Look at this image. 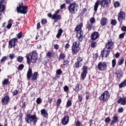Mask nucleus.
<instances>
[{
  "mask_svg": "<svg viewBox=\"0 0 126 126\" xmlns=\"http://www.w3.org/2000/svg\"><path fill=\"white\" fill-rule=\"evenodd\" d=\"M26 58L28 64H30L31 62L34 63L38 60V54L36 52V51H33L32 53L27 54Z\"/></svg>",
  "mask_w": 126,
  "mask_h": 126,
  "instance_id": "1",
  "label": "nucleus"
},
{
  "mask_svg": "<svg viewBox=\"0 0 126 126\" xmlns=\"http://www.w3.org/2000/svg\"><path fill=\"white\" fill-rule=\"evenodd\" d=\"M82 27H83V24L82 23L77 25L75 29V31L77 32L76 37H78V39L80 42H82L83 40V35L82 33Z\"/></svg>",
  "mask_w": 126,
  "mask_h": 126,
  "instance_id": "2",
  "label": "nucleus"
},
{
  "mask_svg": "<svg viewBox=\"0 0 126 126\" xmlns=\"http://www.w3.org/2000/svg\"><path fill=\"white\" fill-rule=\"evenodd\" d=\"M17 11L18 13L21 14H26L28 11V6L23 5V3H20L17 7Z\"/></svg>",
  "mask_w": 126,
  "mask_h": 126,
  "instance_id": "3",
  "label": "nucleus"
},
{
  "mask_svg": "<svg viewBox=\"0 0 126 126\" xmlns=\"http://www.w3.org/2000/svg\"><path fill=\"white\" fill-rule=\"evenodd\" d=\"M25 120L27 124H29L30 122H32L33 125L35 126L38 121V118L35 115H31L30 114H27L25 117Z\"/></svg>",
  "mask_w": 126,
  "mask_h": 126,
  "instance_id": "4",
  "label": "nucleus"
},
{
  "mask_svg": "<svg viewBox=\"0 0 126 126\" xmlns=\"http://www.w3.org/2000/svg\"><path fill=\"white\" fill-rule=\"evenodd\" d=\"M80 43L78 41H75L73 43L71 50H72V54L73 55H77L79 51H80L81 48L79 47Z\"/></svg>",
  "mask_w": 126,
  "mask_h": 126,
  "instance_id": "5",
  "label": "nucleus"
},
{
  "mask_svg": "<svg viewBox=\"0 0 126 126\" xmlns=\"http://www.w3.org/2000/svg\"><path fill=\"white\" fill-rule=\"evenodd\" d=\"M78 4L76 3H72L69 4L68 9L71 14H75L78 10Z\"/></svg>",
  "mask_w": 126,
  "mask_h": 126,
  "instance_id": "6",
  "label": "nucleus"
},
{
  "mask_svg": "<svg viewBox=\"0 0 126 126\" xmlns=\"http://www.w3.org/2000/svg\"><path fill=\"white\" fill-rule=\"evenodd\" d=\"M37 76H38V72H34V73H32V68H29L27 73V77L28 79H30L32 77V80L35 81L37 80Z\"/></svg>",
  "mask_w": 126,
  "mask_h": 126,
  "instance_id": "7",
  "label": "nucleus"
},
{
  "mask_svg": "<svg viewBox=\"0 0 126 126\" xmlns=\"http://www.w3.org/2000/svg\"><path fill=\"white\" fill-rule=\"evenodd\" d=\"M99 99L100 101H103V102L108 101L110 99V93L108 91H104L99 97Z\"/></svg>",
  "mask_w": 126,
  "mask_h": 126,
  "instance_id": "8",
  "label": "nucleus"
},
{
  "mask_svg": "<svg viewBox=\"0 0 126 126\" xmlns=\"http://www.w3.org/2000/svg\"><path fill=\"white\" fill-rule=\"evenodd\" d=\"M18 43V39L16 38H13L9 40L8 41V48L9 49H12V48H15Z\"/></svg>",
  "mask_w": 126,
  "mask_h": 126,
  "instance_id": "9",
  "label": "nucleus"
},
{
  "mask_svg": "<svg viewBox=\"0 0 126 126\" xmlns=\"http://www.w3.org/2000/svg\"><path fill=\"white\" fill-rule=\"evenodd\" d=\"M77 61L75 63L74 65L73 66L74 68H79L81 66H82L83 63L82 62H83V58L78 57L76 59Z\"/></svg>",
  "mask_w": 126,
  "mask_h": 126,
  "instance_id": "10",
  "label": "nucleus"
},
{
  "mask_svg": "<svg viewBox=\"0 0 126 126\" xmlns=\"http://www.w3.org/2000/svg\"><path fill=\"white\" fill-rule=\"evenodd\" d=\"M82 73L81 74V77L82 78V80H84L85 78H86V75H87V73H88V67L86 65L83 66L82 68Z\"/></svg>",
  "mask_w": 126,
  "mask_h": 126,
  "instance_id": "11",
  "label": "nucleus"
},
{
  "mask_svg": "<svg viewBox=\"0 0 126 126\" xmlns=\"http://www.w3.org/2000/svg\"><path fill=\"white\" fill-rule=\"evenodd\" d=\"M47 16L51 19H54V22H58L59 20L62 19V16L61 15H52V13H49L47 14Z\"/></svg>",
  "mask_w": 126,
  "mask_h": 126,
  "instance_id": "12",
  "label": "nucleus"
},
{
  "mask_svg": "<svg viewBox=\"0 0 126 126\" xmlns=\"http://www.w3.org/2000/svg\"><path fill=\"white\" fill-rule=\"evenodd\" d=\"M117 19L121 25L123 24V20H126V13L124 11L120 12Z\"/></svg>",
  "mask_w": 126,
  "mask_h": 126,
  "instance_id": "13",
  "label": "nucleus"
},
{
  "mask_svg": "<svg viewBox=\"0 0 126 126\" xmlns=\"http://www.w3.org/2000/svg\"><path fill=\"white\" fill-rule=\"evenodd\" d=\"M10 101V97L8 95H5L1 100V102L2 103V105L3 106H6L8 104H9V102Z\"/></svg>",
  "mask_w": 126,
  "mask_h": 126,
  "instance_id": "14",
  "label": "nucleus"
},
{
  "mask_svg": "<svg viewBox=\"0 0 126 126\" xmlns=\"http://www.w3.org/2000/svg\"><path fill=\"white\" fill-rule=\"evenodd\" d=\"M97 68L100 71H104L107 68V63L106 62H99L97 64Z\"/></svg>",
  "mask_w": 126,
  "mask_h": 126,
  "instance_id": "15",
  "label": "nucleus"
},
{
  "mask_svg": "<svg viewBox=\"0 0 126 126\" xmlns=\"http://www.w3.org/2000/svg\"><path fill=\"white\" fill-rule=\"evenodd\" d=\"M111 1L112 0H102L100 1H99V4L103 8H106L111 3Z\"/></svg>",
  "mask_w": 126,
  "mask_h": 126,
  "instance_id": "16",
  "label": "nucleus"
},
{
  "mask_svg": "<svg viewBox=\"0 0 126 126\" xmlns=\"http://www.w3.org/2000/svg\"><path fill=\"white\" fill-rule=\"evenodd\" d=\"M100 34L97 32H94L91 35V39L92 41H96L97 39H99Z\"/></svg>",
  "mask_w": 126,
  "mask_h": 126,
  "instance_id": "17",
  "label": "nucleus"
},
{
  "mask_svg": "<svg viewBox=\"0 0 126 126\" xmlns=\"http://www.w3.org/2000/svg\"><path fill=\"white\" fill-rule=\"evenodd\" d=\"M113 46H114V42H113V39H110L108 40L107 43L105 44V48L108 50H112L113 49Z\"/></svg>",
  "mask_w": 126,
  "mask_h": 126,
  "instance_id": "18",
  "label": "nucleus"
},
{
  "mask_svg": "<svg viewBox=\"0 0 126 126\" xmlns=\"http://www.w3.org/2000/svg\"><path fill=\"white\" fill-rule=\"evenodd\" d=\"M69 122V116L68 115H64L62 119L61 123L63 126H65L68 124Z\"/></svg>",
  "mask_w": 126,
  "mask_h": 126,
  "instance_id": "19",
  "label": "nucleus"
},
{
  "mask_svg": "<svg viewBox=\"0 0 126 126\" xmlns=\"http://www.w3.org/2000/svg\"><path fill=\"white\" fill-rule=\"evenodd\" d=\"M118 104H121V105L125 106L126 104V97H120L117 100Z\"/></svg>",
  "mask_w": 126,
  "mask_h": 126,
  "instance_id": "20",
  "label": "nucleus"
},
{
  "mask_svg": "<svg viewBox=\"0 0 126 126\" xmlns=\"http://www.w3.org/2000/svg\"><path fill=\"white\" fill-rule=\"evenodd\" d=\"M82 89V85H80V84L78 83L76 84L75 86V88L73 89V91H75L76 93H78L80 90Z\"/></svg>",
  "mask_w": 126,
  "mask_h": 126,
  "instance_id": "21",
  "label": "nucleus"
},
{
  "mask_svg": "<svg viewBox=\"0 0 126 126\" xmlns=\"http://www.w3.org/2000/svg\"><path fill=\"white\" fill-rule=\"evenodd\" d=\"M100 24L101 26H105L108 24V19L105 17H103L100 19Z\"/></svg>",
  "mask_w": 126,
  "mask_h": 126,
  "instance_id": "22",
  "label": "nucleus"
},
{
  "mask_svg": "<svg viewBox=\"0 0 126 126\" xmlns=\"http://www.w3.org/2000/svg\"><path fill=\"white\" fill-rule=\"evenodd\" d=\"M40 113L43 118H45V119H48V112L46 111V109H42L40 110Z\"/></svg>",
  "mask_w": 126,
  "mask_h": 126,
  "instance_id": "23",
  "label": "nucleus"
},
{
  "mask_svg": "<svg viewBox=\"0 0 126 126\" xmlns=\"http://www.w3.org/2000/svg\"><path fill=\"white\" fill-rule=\"evenodd\" d=\"M99 5H100V0H97L95 2L94 5V10L95 12H97V10H98Z\"/></svg>",
  "mask_w": 126,
  "mask_h": 126,
  "instance_id": "24",
  "label": "nucleus"
},
{
  "mask_svg": "<svg viewBox=\"0 0 126 126\" xmlns=\"http://www.w3.org/2000/svg\"><path fill=\"white\" fill-rule=\"evenodd\" d=\"M119 121V118L117 116H113V120L111 121V122L110 124V126H113L115 123H118Z\"/></svg>",
  "mask_w": 126,
  "mask_h": 126,
  "instance_id": "25",
  "label": "nucleus"
},
{
  "mask_svg": "<svg viewBox=\"0 0 126 126\" xmlns=\"http://www.w3.org/2000/svg\"><path fill=\"white\" fill-rule=\"evenodd\" d=\"M115 74L117 75V78L119 79L121 77H123V71L121 70H118L116 71Z\"/></svg>",
  "mask_w": 126,
  "mask_h": 126,
  "instance_id": "26",
  "label": "nucleus"
},
{
  "mask_svg": "<svg viewBox=\"0 0 126 126\" xmlns=\"http://www.w3.org/2000/svg\"><path fill=\"white\" fill-rule=\"evenodd\" d=\"M93 27V24H91L90 22H88L86 26V28L88 30V31H91L92 30V28Z\"/></svg>",
  "mask_w": 126,
  "mask_h": 126,
  "instance_id": "27",
  "label": "nucleus"
},
{
  "mask_svg": "<svg viewBox=\"0 0 126 126\" xmlns=\"http://www.w3.org/2000/svg\"><path fill=\"white\" fill-rule=\"evenodd\" d=\"M63 31L62 29H60L58 31L57 34L56 35V37H57L58 39H60V37L61 36H62V34H63Z\"/></svg>",
  "mask_w": 126,
  "mask_h": 126,
  "instance_id": "28",
  "label": "nucleus"
},
{
  "mask_svg": "<svg viewBox=\"0 0 126 126\" xmlns=\"http://www.w3.org/2000/svg\"><path fill=\"white\" fill-rule=\"evenodd\" d=\"M126 79H125L119 85V88H123V87H126Z\"/></svg>",
  "mask_w": 126,
  "mask_h": 126,
  "instance_id": "29",
  "label": "nucleus"
},
{
  "mask_svg": "<svg viewBox=\"0 0 126 126\" xmlns=\"http://www.w3.org/2000/svg\"><path fill=\"white\" fill-rule=\"evenodd\" d=\"M65 59V54L63 53H62L59 55V62L61 61V60H64Z\"/></svg>",
  "mask_w": 126,
  "mask_h": 126,
  "instance_id": "30",
  "label": "nucleus"
},
{
  "mask_svg": "<svg viewBox=\"0 0 126 126\" xmlns=\"http://www.w3.org/2000/svg\"><path fill=\"white\" fill-rule=\"evenodd\" d=\"M69 64V61L68 60H63V66H67Z\"/></svg>",
  "mask_w": 126,
  "mask_h": 126,
  "instance_id": "31",
  "label": "nucleus"
},
{
  "mask_svg": "<svg viewBox=\"0 0 126 126\" xmlns=\"http://www.w3.org/2000/svg\"><path fill=\"white\" fill-rule=\"evenodd\" d=\"M9 83H10L8 79H4L2 82V85H7V84H9Z\"/></svg>",
  "mask_w": 126,
  "mask_h": 126,
  "instance_id": "32",
  "label": "nucleus"
},
{
  "mask_svg": "<svg viewBox=\"0 0 126 126\" xmlns=\"http://www.w3.org/2000/svg\"><path fill=\"white\" fill-rule=\"evenodd\" d=\"M125 63V58L122 57L119 61H118V65H122Z\"/></svg>",
  "mask_w": 126,
  "mask_h": 126,
  "instance_id": "33",
  "label": "nucleus"
},
{
  "mask_svg": "<svg viewBox=\"0 0 126 126\" xmlns=\"http://www.w3.org/2000/svg\"><path fill=\"white\" fill-rule=\"evenodd\" d=\"M17 39H21L22 37H23V34L22 33V32H19L18 34L16 35Z\"/></svg>",
  "mask_w": 126,
  "mask_h": 126,
  "instance_id": "34",
  "label": "nucleus"
},
{
  "mask_svg": "<svg viewBox=\"0 0 126 126\" xmlns=\"http://www.w3.org/2000/svg\"><path fill=\"white\" fill-rule=\"evenodd\" d=\"M71 105H72L71 100H67V101L66 102V108H69V107H70V106H71Z\"/></svg>",
  "mask_w": 126,
  "mask_h": 126,
  "instance_id": "35",
  "label": "nucleus"
},
{
  "mask_svg": "<svg viewBox=\"0 0 126 126\" xmlns=\"http://www.w3.org/2000/svg\"><path fill=\"white\" fill-rule=\"evenodd\" d=\"M61 103H62V99L59 98L57 100V101L56 102V105H57V108H59L60 107V106L61 105Z\"/></svg>",
  "mask_w": 126,
  "mask_h": 126,
  "instance_id": "36",
  "label": "nucleus"
},
{
  "mask_svg": "<svg viewBox=\"0 0 126 126\" xmlns=\"http://www.w3.org/2000/svg\"><path fill=\"white\" fill-rule=\"evenodd\" d=\"M117 23H118V22H117V20H115V19L111 20V24L113 26H115V25H117Z\"/></svg>",
  "mask_w": 126,
  "mask_h": 126,
  "instance_id": "37",
  "label": "nucleus"
},
{
  "mask_svg": "<svg viewBox=\"0 0 126 126\" xmlns=\"http://www.w3.org/2000/svg\"><path fill=\"white\" fill-rule=\"evenodd\" d=\"M64 92H66V93H68V91H69V88L67 85H65L63 88Z\"/></svg>",
  "mask_w": 126,
  "mask_h": 126,
  "instance_id": "38",
  "label": "nucleus"
},
{
  "mask_svg": "<svg viewBox=\"0 0 126 126\" xmlns=\"http://www.w3.org/2000/svg\"><path fill=\"white\" fill-rule=\"evenodd\" d=\"M24 59V58L21 56H19L17 59V62H18V63H22V62H23Z\"/></svg>",
  "mask_w": 126,
  "mask_h": 126,
  "instance_id": "39",
  "label": "nucleus"
},
{
  "mask_svg": "<svg viewBox=\"0 0 126 126\" xmlns=\"http://www.w3.org/2000/svg\"><path fill=\"white\" fill-rule=\"evenodd\" d=\"M62 73H63V71L62 69H57L56 71V75H62Z\"/></svg>",
  "mask_w": 126,
  "mask_h": 126,
  "instance_id": "40",
  "label": "nucleus"
},
{
  "mask_svg": "<svg viewBox=\"0 0 126 126\" xmlns=\"http://www.w3.org/2000/svg\"><path fill=\"white\" fill-rule=\"evenodd\" d=\"M121 4H120V2L119 1H116L114 3V6L115 7V8H117V7H119L120 6Z\"/></svg>",
  "mask_w": 126,
  "mask_h": 126,
  "instance_id": "41",
  "label": "nucleus"
},
{
  "mask_svg": "<svg viewBox=\"0 0 126 126\" xmlns=\"http://www.w3.org/2000/svg\"><path fill=\"white\" fill-rule=\"evenodd\" d=\"M125 36H126V32L121 33L119 35V39H124V38H125Z\"/></svg>",
  "mask_w": 126,
  "mask_h": 126,
  "instance_id": "42",
  "label": "nucleus"
},
{
  "mask_svg": "<svg viewBox=\"0 0 126 126\" xmlns=\"http://www.w3.org/2000/svg\"><path fill=\"white\" fill-rule=\"evenodd\" d=\"M96 46H97V42L95 41H93L91 43V48H96Z\"/></svg>",
  "mask_w": 126,
  "mask_h": 126,
  "instance_id": "43",
  "label": "nucleus"
},
{
  "mask_svg": "<svg viewBox=\"0 0 126 126\" xmlns=\"http://www.w3.org/2000/svg\"><path fill=\"white\" fill-rule=\"evenodd\" d=\"M117 63V61L116 59H113L112 61V67L114 68L116 66V64Z\"/></svg>",
  "mask_w": 126,
  "mask_h": 126,
  "instance_id": "44",
  "label": "nucleus"
},
{
  "mask_svg": "<svg viewBox=\"0 0 126 126\" xmlns=\"http://www.w3.org/2000/svg\"><path fill=\"white\" fill-rule=\"evenodd\" d=\"M24 68V64H20L19 65L18 69V70H22Z\"/></svg>",
  "mask_w": 126,
  "mask_h": 126,
  "instance_id": "45",
  "label": "nucleus"
},
{
  "mask_svg": "<svg viewBox=\"0 0 126 126\" xmlns=\"http://www.w3.org/2000/svg\"><path fill=\"white\" fill-rule=\"evenodd\" d=\"M5 7L2 4H0V12H3L4 11Z\"/></svg>",
  "mask_w": 126,
  "mask_h": 126,
  "instance_id": "46",
  "label": "nucleus"
},
{
  "mask_svg": "<svg viewBox=\"0 0 126 126\" xmlns=\"http://www.w3.org/2000/svg\"><path fill=\"white\" fill-rule=\"evenodd\" d=\"M46 56L47 57V58H49V59H51L52 55V53L51 52V51H48L47 53H46Z\"/></svg>",
  "mask_w": 126,
  "mask_h": 126,
  "instance_id": "47",
  "label": "nucleus"
},
{
  "mask_svg": "<svg viewBox=\"0 0 126 126\" xmlns=\"http://www.w3.org/2000/svg\"><path fill=\"white\" fill-rule=\"evenodd\" d=\"M7 60V57L4 56L0 60V63H4L5 62V61H6Z\"/></svg>",
  "mask_w": 126,
  "mask_h": 126,
  "instance_id": "48",
  "label": "nucleus"
},
{
  "mask_svg": "<svg viewBox=\"0 0 126 126\" xmlns=\"http://www.w3.org/2000/svg\"><path fill=\"white\" fill-rule=\"evenodd\" d=\"M82 99H83V97H82V95H80V94H78V100L79 102L81 103V102H82Z\"/></svg>",
  "mask_w": 126,
  "mask_h": 126,
  "instance_id": "49",
  "label": "nucleus"
},
{
  "mask_svg": "<svg viewBox=\"0 0 126 126\" xmlns=\"http://www.w3.org/2000/svg\"><path fill=\"white\" fill-rule=\"evenodd\" d=\"M36 102L37 104H40L42 103V99H41V98L38 97L36 99Z\"/></svg>",
  "mask_w": 126,
  "mask_h": 126,
  "instance_id": "50",
  "label": "nucleus"
},
{
  "mask_svg": "<svg viewBox=\"0 0 126 126\" xmlns=\"http://www.w3.org/2000/svg\"><path fill=\"white\" fill-rule=\"evenodd\" d=\"M110 122H111V118H110V117H107L106 118H105V122L106 123V124H109Z\"/></svg>",
  "mask_w": 126,
  "mask_h": 126,
  "instance_id": "51",
  "label": "nucleus"
},
{
  "mask_svg": "<svg viewBox=\"0 0 126 126\" xmlns=\"http://www.w3.org/2000/svg\"><path fill=\"white\" fill-rule=\"evenodd\" d=\"M90 23L91 24H93L95 23V18L94 17H92L90 20Z\"/></svg>",
  "mask_w": 126,
  "mask_h": 126,
  "instance_id": "52",
  "label": "nucleus"
},
{
  "mask_svg": "<svg viewBox=\"0 0 126 126\" xmlns=\"http://www.w3.org/2000/svg\"><path fill=\"white\" fill-rule=\"evenodd\" d=\"M111 52V50H107L105 51V58H107L108 57V56H109V55H110V52Z\"/></svg>",
  "mask_w": 126,
  "mask_h": 126,
  "instance_id": "53",
  "label": "nucleus"
},
{
  "mask_svg": "<svg viewBox=\"0 0 126 126\" xmlns=\"http://www.w3.org/2000/svg\"><path fill=\"white\" fill-rule=\"evenodd\" d=\"M46 23H47V20L42 19L41 20V24H42V25H45Z\"/></svg>",
  "mask_w": 126,
  "mask_h": 126,
  "instance_id": "54",
  "label": "nucleus"
},
{
  "mask_svg": "<svg viewBox=\"0 0 126 126\" xmlns=\"http://www.w3.org/2000/svg\"><path fill=\"white\" fill-rule=\"evenodd\" d=\"M12 26V24H11V23H9L6 26V28L7 29H10V28H11Z\"/></svg>",
  "mask_w": 126,
  "mask_h": 126,
  "instance_id": "55",
  "label": "nucleus"
},
{
  "mask_svg": "<svg viewBox=\"0 0 126 126\" xmlns=\"http://www.w3.org/2000/svg\"><path fill=\"white\" fill-rule=\"evenodd\" d=\"M15 58V56H14V54H12L9 55V59L10 60H13Z\"/></svg>",
  "mask_w": 126,
  "mask_h": 126,
  "instance_id": "56",
  "label": "nucleus"
},
{
  "mask_svg": "<svg viewBox=\"0 0 126 126\" xmlns=\"http://www.w3.org/2000/svg\"><path fill=\"white\" fill-rule=\"evenodd\" d=\"M124 112V108L123 107H120L118 110V113H123Z\"/></svg>",
  "mask_w": 126,
  "mask_h": 126,
  "instance_id": "57",
  "label": "nucleus"
},
{
  "mask_svg": "<svg viewBox=\"0 0 126 126\" xmlns=\"http://www.w3.org/2000/svg\"><path fill=\"white\" fill-rule=\"evenodd\" d=\"M22 109H26V102L25 101L23 102V104L22 105Z\"/></svg>",
  "mask_w": 126,
  "mask_h": 126,
  "instance_id": "58",
  "label": "nucleus"
},
{
  "mask_svg": "<svg viewBox=\"0 0 126 126\" xmlns=\"http://www.w3.org/2000/svg\"><path fill=\"white\" fill-rule=\"evenodd\" d=\"M13 95L15 96V95H17L18 94V91L17 90H15L14 92L12 93Z\"/></svg>",
  "mask_w": 126,
  "mask_h": 126,
  "instance_id": "59",
  "label": "nucleus"
},
{
  "mask_svg": "<svg viewBox=\"0 0 126 126\" xmlns=\"http://www.w3.org/2000/svg\"><path fill=\"white\" fill-rule=\"evenodd\" d=\"M54 49L55 50H59L60 49V46H59V44H55L54 45Z\"/></svg>",
  "mask_w": 126,
  "mask_h": 126,
  "instance_id": "60",
  "label": "nucleus"
},
{
  "mask_svg": "<svg viewBox=\"0 0 126 126\" xmlns=\"http://www.w3.org/2000/svg\"><path fill=\"white\" fill-rule=\"evenodd\" d=\"M61 9H63V8H65V3H63L60 6Z\"/></svg>",
  "mask_w": 126,
  "mask_h": 126,
  "instance_id": "61",
  "label": "nucleus"
},
{
  "mask_svg": "<svg viewBox=\"0 0 126 126\" xmlns=\"http://www.w3.org/2000/svg\"><path fill=\"white\" fill-rule=\"evenodd\" d=\"M121 31H124V32H126V27L125 26H123L122 28H121Z\"/></svg>",
  "mask_w": 126,
  "mask_h": 126,
  "instance_id": "62",
  "label": "nucleus"
},
{
  "mask_svg": "<svg viewBox=\"0 0 126 126\" xmlns=\"http://www.w3.org/2000/svg\"><path fill=\"white\" fill-rule=\"evenodd\" d=\"M81 125V123H80V121H77L76 123H75V126H80Z\"/></svg>",
  "mask_w": 126,
  "mask_h": 126,
  "instance_id": "63",
  "label": "nucleus"
},
{
  "mask_svg": "<svg viewBox=\"0 0 126 126\" xmlns=\"http://www.w3.org/2000/svg\"><path fill=\"white\" fill-rule=\"evenodd\" d=\"M37 30H39L40 28H41V24H40V22L38 23L37 24V27H36Z\"/></svg>",
  "mask_w": 126,
  "mask_h": 126,
  "instance_id": "64",
  "label": "nucleus"
}]
</instances>
